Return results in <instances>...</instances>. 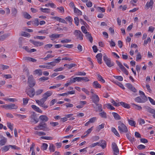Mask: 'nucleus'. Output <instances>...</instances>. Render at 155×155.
<instances>
[{"mask_svg":"<svg viewBox=\"0 0 155 155\" xmlns=\"http://www.w3.org/2000/svg\"><path fill=\"white\" fill-rule=\"evenodd\" d=\"M114 83L119 86L121 88L123 89H125V87H124V85L123 84L121 83L120 82H119L117 81H115L114 82Z\"/></svg>","mask_w":155,"mask_h":155,"instance_id":"obj_30","label":"nucleus"},{"mask_svg":"<svg viewBox=\"0 0 155 155\" xmlns=\"http://www.w3.org/2000/svg\"><path fill=\"white\" fill-rule=\"evenodd\" d=\"M120 104L125 108L128 109L130 107V105L125 102H120Z\"/></svg>","mask_w":155,"mask_h":155,"instance_id":"obj_27","label":"nucleus"},{"mask_svg":"<svg viewBox=\"0 0 155 155\" xmlns=\"http://www.w3.org/2000/svg\"><path fill=\"white\" fill-rule=\"evenodd\" d=\"M112 148L113 151L114 152V154L115 155V153H119V150L116 144L114 142L112 143Z\"/></svg>","mask_w":155,"mask_h":155,"instance_id":"obj_11","label":"nucleus"},{"mask_svg":"<svg viewBox=\"0 0 155 155\" xmlns=\"http://www.w3.org/2000/svg\"><path fill=\"white\" fill-rule=\"evenodd\" d=\"M95 104L96 105L95 106L94 104H92V106L94 107L95 111L101 112L103 111L102 106L101 104H99L98 103Z\"/></svg>","mask_w":155,"mask_h":155,"instance_id":"obj_9","label":"nucleus"},{"mask_svg":"<svg viewBox=\"0 0 155 155\" xmlns=\"http://www.w3.org/2000/svg\"><path fill=\"white\" fill-rule=\"evenodd\" d=\"M10 147L13 149L18 150L20 149V148L14 145H10Z\"/></svg>","mask_w":155,"mask_h":155,"instance_id":"obj_56","label":"nucleus"},{"mask_svg":"<svg viewBox=\"0 0 155 155\" xmlns=\"http://www.w3.org/2000/svg\"><path fill=\"white\" fill-rule=\"evenodd\" d=\"M7 126L8 127L10 130L12 131L13 130V125L10 122H8L7 123Z\"/></svg>","mask_w":155,"mask_h":155,"instance_id":"obj_40","label":"nucleus"},{"mask_svg":"<svg viewBox=\"0 0 155 155\" xmlns=\"http://www.w3.org/2000/svg\"><path fill=\"white\" fill-rule=\"evenodd\" d=\"M114 77L120 81H122L123 80V78L121 76H114Z\"/></svg>","mask_w":155,"mask_h":155,"instance_id":"obj_47","label":"nucleus"},{"mask_svg":"<svg viewBox=\"0 0 155 155\" xmlns=\"http://www.w3.org/2000/svg\"><path fill=\"white\" fill-rule=\"evenodd\" d=\"M74 34L77 37V39H79L81 40L83 39V35L80 31L75 30L74 32Z\"/></svg>","mask_w":155,"mask_h":155,"instance_id":"obj_7","label":"nucleus"},{"mask_svg":"<svg viewBox=\"0 0 155 155\" xmlns=\"http://www.w3.org/2000/svg\"><path fill=\"white\" fill-rule=\"evenodd\" d=\"M27 83L28 86L31 88L32 87L35 85L36 82L32 75L29 76Z\"/></svg>","mask_w":155,"mask_h":155,"instance_id":"obj_2","label":"nucleus"},{"mask_svg":"<svg viewBox=\"0 0 155 155\" xmlns=\"http://www.w3.org/2000/svg\"><path fill=\"white\" fill-rule=\"evenodd\" d=\"M37 127L39 128L40 130H43L45 131H48L50 130L48 127L47 124L43 122L40 123L37 126Z\"/></svg>","mask_w":155,"mask_h":155,"instance_id":"obj_4","label":"nucleus"},{"mask_svg":"<svg viewBox=\"0 0 155 155\" xmlns=\"http://www.w3.org/2000/svg\"><path fill=\"white\" fill-rule=\"evenodd\" d=\"M65 19L67 21H68L71 25L72 24V19L71 17L70 16H68L65 18Z\"/></svg>","mask_w":155,"mask_h":155,"instance_id":"obj_39","label":"nucleus"},{"mask_svg":"<svg viewBox=\"0 0 155 155\" xmlns=\"http://www.w3.org/2000/svg\"><path fill=\"white\" fill-rule=\"evenodd\" d=\"M39 119L40 120L42 121L41 122L45 123V122L47 121L48 120V117L45 115H42L40 116L39 117Z\"/></svg>","mask_w":155,"mask_h":155,"instance_id":"obj_14","label":"nucleus"},{"mask_svg":"<svg viewBox=\"0 0 155 155\" xmlns=\"http://www.w3.org/2000/svg\"><path fill=\"white\" fill-rule=\"evenodd\" d=\"M106 105L107 106V107L108 109H110L111 110L115 109V108L110 104H107Z\"/></svg>","mask_w":155,"mask_h":155,"instance_id":"obj_64","label":"nucleus"},{"mask_svg":"<svg viewBox=\"0 0 155 155\" xmlns=\"http://www.w3.org/2000/svg\"><path fill=\"white\" fill-rule=\"evenodd\" d=\"M118 130L120 133H126L128 132V129L127 126L120 121L118 122Z\"/></svg>","mask_w":155,"mask_h":155,"instance_id":"obj_1","label":"nucleus"},{"mask_svg":"<svg viewBox=\"0 0 155 155\" xmlns=\"http://www.w3.org/2000/svg\"><path fill=\"white\" fill-rule=\"evenodd\" d=\"M86 36L87 38L89 40L91 43H92L93 41V38L89 32L87 33L86 35Z\"/></svg>","mask_w":155,"mask_h":155,"instance_id":"obj_26","label":"nucleus"},{"mask_svg":"<svg viewBox=\"0 0 155 155\" xmlns=\"http://www.w3.org/2000/svg\"><path fill=\"white\" fill-rule=\"evenodd\" d=\"M71 41L70 39H65L62 40L61 42V43H68L70 42Z\"/></svg>","mask_w":155,"mask_h":155,"instance_id":"obj_58","label":"nucleus"},{"mask_svg":"<svg viewBox=\"0 0 155 155\" xmlns=\"http://www.w3.org/2000/svg\"><path fill=\"white\" fill-rule=\"evenodd\" d=\"M144 107L146 109V110L149 112L153 114H155V110L149 107L148 106H144Z\"/></svg>","mask_w":155,"mask_h":155,"instance_id":"obj_17","label":"nucleus"},{"mask_svg":"<svg viewBox=\"0 0 155 155\" xmlns=\"http://www.w3.org/2000/svg\"><path fill=\"white\" fill-rule=\"evenodd\" d=\"M91 99L92 100V102L95 104L98 103L100 100L98 95L95 94H92Z\"/></svg>","mask_w":155,"mask_h":155,"instance_id":"obj_10","label":"nucleus"},{"mask_svg":"<svg viewBox=\"0 0 155 155\" xmlns=\"http://www.w3.org/2000/svg\"><path fill=\"white\" fill-rule=\"evenodd\" d=\"M1 138L2 139L0 140V145L2 146L5 145L7 142V139L3 137H1Z\"/></svg>","mask_w":155,"mask_h":155,"instance_id":"obj_18","label":"nucleus"},{"mask_svg":"<svg viewBox=\"0 0 155 155\" xmlns=\"http://www.w3.org/2000/svg\"><path fill=\"white\" fill-rule=\"evenodd\" d=\"M97 76L98 78V80L99 81H101L103 83H104L105 81L104 79L99 74H97Z\"/></svg>","mask_w":155,"mask_h":155,"instance_id":"obj_41","label":"nucleus"},{"mask_svg":"<svg viewBox=\"0 0 155 155\" xmlns=\"http://www.w3.org/2000/svg\"><path fill=\"white\" fill-rule=\"evenodd\" d=\"M40 10L42 12L45 13H49L50 12V9L48 8H43L41 7L40 8Z\"/></svg>","mask_w":155,"mask_h":155,"instance_id":"obj_29","label":"nucleus"},{"mask_svg":"<svg viewBox=\"0 0 155 155\" xmlns=\"http://www.w3.org/2000/svg\"><path fill=\"white\" fill-rule=\"evenodd\" d=\"M30 41L36 47L44 45V43L42 42L35 41L32 40H30Z\"/></svg>","mask_w":155,"mask_h":155,"instance_id":"obj_13","label":"nucleus"},{"mask_svg":"<svg viewBox=\"0 0 155 155\" xmlns=\"http://www.w3.org/2000/svg\"><path fill=\"white\" fill-rule=\"evenodd\" d=\"M116 63L117 65L119 66L120 69L123 68L124 66L118 60H116Z\"/></svg>","mask_w":155,"mask_h":155,"instance_id":"obj_49","label":"nucleus"},{"mask_svg":"<svg viewBox=\"0 0 155 155\" xmlns=\"http://www.w3.org/2000/svg\"><path fill=\"white\" fill-rule=\"evenodd\" d=\"M135 101L138 103H143L147 101V99L146 96L143 97H138L135 98Z\"/></svg>","mask_w":155,"mask_h":155,"instance_id":"obj_6","label":"nucleus"},{"mask_svg":"<svg viewBox=\"0 0 155 155\" xmlns=\"http://www.w3.org/2000/svg\"><path fill=\"white\" fill-rule=\"evenodd\" d=\"M63 35L62 34H54L49 35V37L51 38V40L53 41L54 39L56 38H58L59 37H62Z\"/></svg>","mask_w":155,"mask_h":155,"instance_id":"obj_12","label":"nucleus"},{"mask_svg":"<svg viewBox=\"0 0 155 155\" xmlns=\"http://www.w3.org/2000/svg\"><path fill=\"white\" fill-rule=\"evenodd\" d=\"M111 102L113 104L116 106H120V104L116 102L113 99H112L111 101Z\"/></svg>","mask_w":155,"mask_h":155,"instance_id":"obj_55","label":"nucleus"},{"mask_svg":"<svg viewBox=\"0 0 155 155\" xmlns=\"http://www.w3.org/2000/svg\"><path fill=\"white\" fill-rule=\"evenodd\" d=\"M52 46L53 45L52 44H48L45 45L44 48L45 49L48 50V48H51Z\"/></svg>","mask_w":155,"mask_h":155,"instance_id":"obj_45","label":"nucleus"},{"mask_svg":"<svg viewBox=\"0 0 155 155\" xmlns=\"http://www.w3.org/2000/svg\"><path fill=\"white\" fill-rule=\"evenodd\" d=\"M104 54V55L103 57V59L107 65L109 67L114 66V62L113 61H111L110 59L108 58L105 54Z\"/></svg>","mask_w":155,"mask_h":155,"instance_id":"obj_3","label":"nucleus"},{"mask_svg":"<svg viewBox=\"0 0 155 155\" xmlns=\"http://www.w3.org/2000/svg\"><path fill=\"white\" fill-rule=\"evenodd\" d=\"M25 59L28 60L29 61H32L33 62H35L37 61L36 59L29 57H26L25 58Z\"/></svg>","mask_w":155,"mask_h":155,"instance_id":"obj_43","label":"nucleus"},{"mask_svg":"<svg viewBox=\"0 0 155 155\" xmlns=\"http://www.w3.org/2000/svg\"><path fill=\"white\" fill-rule=\"evenodd\" d=\"M97 9L99 12H104L105 11V9L104 8H102L101 7H98L97 8Z\"/></svg>","mask_w":155,"mask_h":155,"instance_id":"obj_62","label":"nucleus"},{"mask_svg":"<svg viewBox=\"0 0 155 155\" xmlns=\"http://www.w3.org/2000/svg\"><path fill=\"white\" fill-rule=\"evenodd\" d=\"M21 35L25 37H29L30 36L29 34L25 32H22L21 34Z\"/></svg>","mask_w":155,"mask_h":155,"instance_id":"obj_57","label":"nucleus"},{"mask_svg":"<svg viewBox=\"0 0 155 155\" xmlns=\"http://www.w3.org/2000/svg\"><path fill=\"white\" fill-rule=\"evenodd\" d=\"M114 118L116 120H119L121 119V117L117 113L113 112L112 113Z\"/></svg>","mask_w":155,"mask_h":155,"instance_id":"obj_25","label":"nucleus"},{"mask_svg":"<svg viewBox=\"0 0 155 155\" xmlns=\"http://www.w3.org/2000/svg\"><path fill=\"white\" fill-rule=\"evenodd\" d=\"M126 136L128 139L130 141L133 142L135 140V139L134 136H131L130 135V134L127 133L126 134Z\"/></svg>","mask_w":155,"mask_h":155,"instance_id":"obj_22","label":"nucleus"},{"mask_svg":"<svg viewBox=\"0 0 155 155\" xmlns=\"http://www.w3.org/2000/svg\"><path fill=\"white\" fill-rule=\"evenodd\" d=\"M33 24L34 25V26H37L39 24L38 20V18L35 19L33 21Z\"/></svg>","mask_w":155,"mask_h":155,"instance_id":"obj_36","label":"nucleus"},{"mask_svg":"<svg viewBox=\"0 0 155 155\" xmlns=\"http://www.w3.org/2000/svg\"><path fill=\"white\" fill-rule=\"evenodd\" d=\"M74 22L77 26H78L79 23V18L77 17H75L74 18Z\"/></svg>","mask_w":155,"mask_h":155,"instance_id":"obj_50","label":"nucleus"},{"mask_svg":"<svg viewBox=\"0 0 155 155\" xmlns=\"http://www.w3.org/2000/svg\"><path fill=\"white\" fill-rule=\"evenodd\" d=\"M127 121L129 123V124L131 126L135 127L136 122L133 120H130L129 118H127Z\"/></svg>","mask_w":155,"mask_h":155,"instance_id":"obj_28","label":"nucleus"},{"mask_svg":"<svg viewBox=\"0 0 155 155\" xmlns=\"http://www.w3.org/2000/svg\"><path fill=\"white\" fill-rule=\"evenodd\" d=\"M9 33L4 34L0 36V41H3L6 38L10 35Z\"/></svg>","mask_w":155,"mask_h":155,"instance_id":"obj_23","label":"nucleus"},{"mask_svg":"<svg viewBox=\"0 0 155 155\" xmlns=\"http://www.w3.org/2000/svg\"><path fill=\"white\" fill-rule=\"evenodd\" d=\"M99 115L102 118H107L106 114L104 111L99 114Z\"/></svg>","mask_w":155,"mask_h":155,"instance_id":"obj_37","label":"nucleus"},{"mask_svg":"<svg viewBox=\"0 0 155 155\" xmlns=\"http://www.w3.org/2000/svg\"><path fill=\"white\" fill-rule=\"evenodd\" d=\"M132 105L136 109L138 110H140L142 109V107L136 105L134 103L132 104Z\"/></svg>","mask_w":155,"mask_h":155,"instance_id":"obj_31","label":"nucleus"},{"mask_svg":"<svg viewBox=\"0 0 155 155\" xmlns=\"http://www.w3.org/2000/svg\"><path fill=\"white\" fill-rule=\"evenodd\" d=\"M14 115L16 116H18L19 117H21L22 119H25L26 118V116L25 115H22L20 114H18L16 113L14 114Z\"/></svg>","mask_w":155,"mask_h":155,"instance_id":"obj_44","label":"nucleus"},{"mask_svg":"<svg viewBox=\"0 0 155 155\" xmlns=\"http://www.w3.org/2000/svg\"><path fill=\"white\" fill-rule=\"evenodd\" d=\"M1 107L6 109H16L18 108V106L15 104H5L4 105H2Z\"/></svg>","mask_w":155,"mask_h":155,"instance_id":"obj_5","label":"nucleus"},{"mask_svg":"<svg viewBox=\"0 0 155 155\" xmlns=\"http://www.w3.org/2000/svg\"><path fill=\"white\" fill-rule=\"evenodd\" d=\"M26 94L30 97H33L35 95V93L34 88H28V91H26Z\"/></svg>","mask_w":155,"mask_h":155,"instance_id":"obj_8","label":"nucleus"},{"mask_svg":"<svg viewBox=\"0 0 155 155\" xmlns=\"http://www.w3.org/2000/svg\"><path fill=\"white\" fill-rule=\"evenodd\" d=\"M34 38L35 39H38L40 40H44L45 38L46 37L45 36H35L34 37Z\"/></svg>","mask_w":155,"mask_h":155,"instance_id":"obj_38","label":"nucleus"},{"mask_svg":"<svg viewBox=\"0 0 155 155\" xmlns=\"http://www.w3.org/2000/svg\"><path fill=\"white\" fill-rule=\"evenodd\" d=\"M54 57V56H52L51 55L48 54L47 55V56L45 58H42V59L44 60L45 61H46L48 60V59L49 58H51Z\"/></svg>","mask_w":155,"mask_h":155,"instance_id":"obj_51","label":"nucleus"},{"mask_svg":"<svg viewBox=\"0 0 155 155\" xmlns=\"http://www.w3.org/2000/svg\"><path fill=\"white\" fill-rule=\"evenodd\" d=\"M148 98L150 102L153 105H155V101L150 97H148Z\"/></svg>","mask_w":155,"mask_h":155,"instance_id":"obj_59","label":"nucleus"},{"mask_svg":"<svg viewBox=\"0 0 155 155\" xmlns=\"http://www.w3.org/2000/svg\"><path fill=\"white\" fill-rule=\"evenodd\" d=\"M81 29L82 32L84 33H86V34L88 32H87V30L86 29V28L84 26H82L81 27Z\"/></svg>","mask_w":155,"mask_h":155,"instance_id":"obj_54","label":"nucleus"},{"mask_svg":"<svg viewBox=\"0 0 155 155\" xmlns=\"http://www.w3.org/2000/svg\"><path fill=\"white\" fill-rule=\"evenodd\" d=\"M41 138L43 139L47 140H52L53 139V137H44L42 136L41 137Z\"/></svg>","mask_w":155,"mask_h":155,"instance_id":"obj_46","label":"nucleus"},{"mask_svg":"<svg viewBox=\"0 0 155 155\" xmlns=\"http://www.w3.org/2000/svg\"><path fill=\"white\" fill-rule=\"evenodd\" d=\"M99 146L101 147L103 149H104L106 147V141L105 140H102Z\"/></svg>","mask_w":155,"mask_h":155,"instance_id":"obj_34","label":"nucleus"},{"mask_svg":"<svg viewBox=\"0 0 155 155\" xmlns=\"http://www.w3.org/2000/svg\"><path fill=\"white\" fill-rule=\"evenodd\" d=\"M74 12L75 13H77L79 15H82V12L81 11L78 9L77 8L74 7Z\"/></svg>","mask_w":155,"mask_h":155,"instance_id":"obj_35","label":"nucleus"},{"mask_svg":"<svg viewBox=\"0 0 155 155\" xmlns=\"http://www.w3.org/2000/svg\"><path fill=\"white\" fill-rule=\"evenodd\" d=\"M43 90L42 89H38L35 92L36 95H38L40 94L43 92Z\"/></svg>","mask_w":155,"mask_h":155,"instance_id":"obj_48","label":"nucleus"},{"mask_svg":"<svg viewBox=\"0 0 155 155\" xmlns=\"http://www.w3.org/2000/svg\"><path fill=\"white\" fill-rule=\"evenodd\" d=\"M49 150L51 152H54L55 150V147L52 144H51L49 146Z\"/></svg>","mask_w":155,"mask_h":155,"instance_id":"obj_32","label":"nucleus"},{"mask_svg":"<svg viewBox=\"0 0 155 155\" xmlns=\"http://www.w3.org/2000/svg\"><path fill=\"white\" fill-rule=\"evenodd\" d=\"M97 62L99 64H102V54L101 53H98L96 56Z\"/></svg>","mask_w":155,"mask_h":155,"instance_id":"obj_16","label":"nucleus"},{"mask_svg":"<svg viewBox=\"0 0 155 155\" xmlns=\"http://www.w3.org/2000/svg\"><path fill=\"white\" fill-rule=\"evenodd\" d=\"M10 147V145L5 146L2 148V151L6 152L9 150Z\"/></svg>","mask_w":155,"mask_h":155,"instance_id":"obj_33","label":"nucleus"},{"mask_svg":"<svg viewBox=\"0 0 155 155\" xmlns=\"http://www.w3.org/2000/svg\"><path fill=\"white\" fill-rule=\"evenodd\" d=\"M151 41V39L150 37L147 38V40H145L144 41V45H147L148 42H150Z\"/></svg>","mask_w":155,"mask_h":155,"instance_id":"obj_61","label":"nucleus"},{"mask_svg":"<svg viewBox=\"0 0 155 155\" xmlns=\"http://www.w3.org/2000/svg\"><path fill=\"white\" fill-rule=\"evenodd\" d=\"M48 147V145L45 143H43L42 146H41V149L43 150H45L47 149Z\"/></svg>","mask_w":155,"mask_h":155,"instance_id":"obj_42","label":"nucleus"},{"mask_svg":"<svg viewBox=\"0 0 155 155\" xmlns=\"http://www.w3.org/2000/svg\"><path fill=\"white\" fill-rule=\"evenodd\" d=\"M23 15L24 18L26 19H30L31 18V16L26 12H24L23 13Z\"/></svg>","mask_w":155,"mask_h":155,"instance_id":"obj_24","label":"nucleus"},{"mask_svg":"<svg viewBox=\"0 0 155 155\" xmlns=\"http://www.w3.org/2000/svg\"><path fill=\"white\" fill-rule=\"evenodd\" d=\"M31 118L32 120H33L35 121V123H37L38 122V119L36 117V115L34 113L31 116Z\"/></svg>","mask_w":155,"mask_h":155,"instance_id":"obj_21","label":"nucleus"},{"mask_svg":"<svg viewBox=\"0 0 155 155\" xmlns=\"http://www.w3.org/2000/svg\"><path fill=\"white\" fill-rule=\"evenodd\" d=\"M47 65H50L52 67H54L55 66L56 64L55 62L54 61L51 62H48L46 64Z\"/></svg>","mask_w":155,"mask_h":155,"instance_id":"obj_53","label":"nucleus"},{"mask_svg":"<svg viewBox=\"0 0 155 155\" xmlns=\"http://www.w3.org/2000/svg\"><path fill=\"white\" fill-rule=\"evenodd\" d=\"M153 0H150L149 2H147L145 5V7L147 8V9L150 8L151 9L153 8Z\"/></svg>","mask_w":155,"mask_h":155,"instance_id":"obj_15","label":"nucleus"},{"mask_svg":"<svg viewBox=\"0 0 155 155\" xmlns=\"http://www.w3.org/2000/svg\"><path fill=\"white\" fill-rule=\"evenodd\" d=\"M137 147L139 150H141L145 149L146 147L143 145L140 144Z\"/></svg>","mask_w":155,"mask_h":155,"instance_id":"obj_52","label":"nucleus"},{"mask_svg":"<svg viewBox=\"0 0 155 155\" xmlns=\"http://www.w3.org/2000/svg\"><path fill=\"white\" fill-rule=\"evenodd\" d=\"M121 69L124 72V73L126 75L128 74V72L124 67L122 68Z\"/></svg>","mask_w":155,"mask_h":155,"instance_id":"obj_60","label":"nucleus"},{"mask_svg":"<svg viewBox=\"0 0 155 155\" xmlns=\"http://www.w3.org/2000/svg\"><path fill=\"white\" fill-rule=\"evenodd\" d=\"M97 120V118L96 117H92L89 120V121L91 123H93L95 122Z\"/></svg>","mask_w":155,"mask_h":155,"instance_id":"obj_63","label":"nucleus"},{"mask_svg":"<svg viewBox=\"0 0 155 155\" xmlns=\"http://www.w3.org/2000/svg\"><path fill=\"white\" fill-rule=\"evenodd\" d=\"M11 14L12 16L15 17L16 16L18 11L16 8H12L11 9Z\"/></svg>","mask_w":155,"mask_h":155,"instance_id":"obj_19","label":"nucleus"},{"mask_svg":"<svg viewBox=\"0 0 155 155\" xmlns=\"http://www.w3.org/2000/svg\"><path fill=\"white\" fill-rule=\"evenodd\" d=\"M93 86L95 88H100L101 87V85L97 81H95L93 83Z\"/></svg>","mask_w":155,"mask_h":155,"instance_id":"obj_20","label":"nucleus"}]
</instances>
